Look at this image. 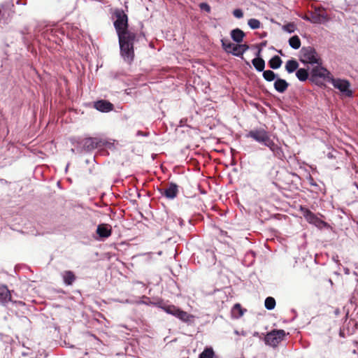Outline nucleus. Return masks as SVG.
<instances>
[{
	"label": "nucleus",
	"instance_id": "52",
	"mask_svg": "<svg viewBox=\"0 0 358 358\" xmlns=\"http://www.w3.org/2000/svg\"><path fill=\"white\" fill-rule=\"evenodd\" d=\"M354 185L358 188V185L357 182H355Z\"/></svg>",
	"mask_w": 358,
	"mask_h": 358
},
{
	"label": "nucleus",
	"instance_id": "45",
	"mask_svg": "<svg viewBox=\"0 0 358 358\" xmlns=\"http://www.w3.org/2000/svg\"><path fill=\"white\" fill-rule=\"evenodd\" d=\"M185 120H183V119H182V120L180 121V127L184 126V122H185Z\"/></svg>",
	"mask_w": 358,
	"mask_h": 358
},
{
	"label": "nucleus",
	"instance_id": "25",
	"mask_svg": "<svg viewBox=\"0 0 358 358\" xmlns=\"http://www.w3.org/2000/svg\"><path fill=\"white\" fill-rule=\"evenodd\" d=\"M262 73L264 79L267 82H275V80L278 78V74L272 70H264Z\"/></svg>",
	"mask_w": 358,
	"mask_h": 358
},
{
	"label": "nucleus",
	"instance_id": "33",
	"mask_svg": "<svg viewBox=\"0 0 358 358\" xmlns=\"http://www.w3.org/2000/svg\"><path fill=\"white\" fill-rule=\"evenodd\" d=\"M241 50L238 48V43H237V44H235V45L234 46V48H232V50L229 54H231L235 57H241V58L243 59V57H242V55H239L238 54V53H241Z\"/></svg>",
	"mask_w": 358,
	"mask_h": 358
},
{
	"label": "nucleus",
	"instance_id": "32",
	"mask_svg": "<svg viewBox=\"0 0 358 358\" xmlns=\"http://www.w3.org/2000/svg\"><path fill=\"white\" fill-rule=\"evenodd\" d=\"M282 29L289 34H292L294 31L295 25L293 23L289 22V23L285 24L282 27Z\"/></svg>",
	"mask_w": 358,
	"mask_h": 358
},
{
	"label": "nucleus",
	"instance_id": "9",
	"mask_svg": "<svg viewBox=\"0 0 358 358\" xmlns=\"http://www.w3.org/2000/svg\"><path fill=\"white\" fill-rule=\"evenodd\" d=\"M311 73H313L314 77L323 78L329 83L330 78L333 77L331 72L323 66L322 62L314 66L311 69Z\"/></svg>",
	"mask_w": 358,
	"mask_h": 358
},
{
	"label": "nucleus",
	"instance_id": "3",
	"mask_svg": "<svg viewBox=\"0 0 358 358\" xmlns=\"http://www.w3.org/2000/svg\"><path fill=\"white\" fill-rule=\"evenodd\" d=\"M299 61L304 65H316L322 62L316 50L312 46H303L299 51Z\"/></svg>",
	"mask_w": 358,
	"mask_h": 358
},
{
	"label": "nucleus",
	"instance_id": "54",
	"mask_svg": "<svg viewBox=\"0 0 358 358\" xmlns=\"http://www.w3.org/2000/svg\"><path fill=\"white\" fill-rule=\"evenodd\" d=\"M354 274H355V275H358L357 273V272H355V271L354 272Z\"/></svg>",
	"mask_w": 358,
	"mask_h": 358
},
{
	"label": "nucleus",
	"instance_id": "29",
	"mask_svg": "<svg viewBox=\"0 0 358 358\" xmlns=\"http://www.w3.org/2000/svg\"><path fill=\"white\" fill-rule=\"evenodd\" d=\"M215 355L214 350L212 347H206L203 351L199 354L198 358H213Z\"/></svg>",
	"mask_w": 358,
	"mask_h": 358
},
{
	"label": "nucleus",
	"instance_id": "46",
	"mask_svg": "<svg viewBox=\"0 0 358 358\" xmlns=\"http://www.w3.org/2000/svg\"><path fill=\"white\" fill-rule=\"evenodd\" d=\"M278 52L281 56H285V55L283 54V52H282V50H278Z\"/></svg>",
	"mask_w": 358,
	"mask_h": 358
},
{
	"label": "nucleus",
	"instance_id": "30",
	"mask_svg": "<svg viewBox=\"0 0 358 358\" xmlns=\"http://www.w3.org/2000/svg\"><path fill=\"white\" fill-rule=\"evenodd\" d=\"M276 305L275 299L272 296H268L265 299L264 306L268 310H272Z\"/></svg>",
	"mask_w": 358,
	"mask_h": 358
},
{
	"label": "nucleus",
	"instance_id": "1",
	"mask_svg": "<svg viewBox=\"0 0 358 358\" xmlns=\"http://www.w3.org/2000/svg\"><path fill=\"white\" fill-rule=\"evenodd\" d=\"M120 47V55L124 62L131 64L134 60V43L141 37L145 38L143 33L137 35L131 30L117 34Z\"/></svg>",
	"mask_w": 358,
	"mask_h": 358
},
{
	"label": "nucleus",
	"instance_id": "37",
	"mask_svg": "<svg viewBox=\"0 0 358 358\" xmlns=\"http://www.w3.org/2000/svg\"><path fill=\"white\" fill-rule=\"evenodd\" d=\"M233 15L236 18H241L243 17V12L241 8H236L233 10Z\"/></svg>",
	"mask_w": 358,
	"mask_h": 358
},
{
	"label": "nucleus",
	"instance_id": "21",
	"mask_svg": "<svg viewBox=\"0 0 358 358\" xmlns=\"http://www.w3.org/2000/svg\"><path fill=\"white\" fill-rule=\"evenodd\" d=\"M246 309L243 308L240 303H235L231 310V317L234 319H238L243 315Z\"/></svg>",
	"mask_w": 358,
	"mask_h": 358
},
{
	"label": "nucleus",
	"instance_id": "50",
	"mask_svg": "<svg viewBox=\"0 0 358 358\" xmlns=\"http://www.w3.org/2000/svg\"><path fill=\"white\" fill-rule=\"evenodd\" d=\"M2 344H3V345H5V344H3V343H2ZM8 347L10 348V346H9L8 345H6V349L7 348H8Z\"/></svg>",
	"mask_w": 358,
	"mask_h": 358
},
{
	"label": "nucleus",
	"instance_id": "7",
	"mask_svg": "<svg viewBox=\"0 0 358 358\" xmlns=\"http://www.w3.org/2000/svg\"><path fill=\"white\" fill-rule=\"evenodd\" d=\"M160 308L166 313L175 316L182 322H189L190 319L193 317L192 315L188 314L187 312L182 310L180 308L174 305L165 304L164 301Z\"/></svg>",
	"mask_w": 358,
	"mask_h": 358
},
{
	"label": "nucleus",
	"instance_id": "19",
	"mask_svg": "<svg viewBox=\"0 0 358 358\" xmlns=\"http://www.w3.org/2000/svg\"><path fill=\"white\" fill-rule=\"evenodd\" d=\"M138 304H145L147 306H154L160 308L162 305L163 304V300L161 299H157L155 301L151 300L149 297L146 296H143L141 297V300L138 301Z\"/></svg>",
	"mask_w": 358,
	"mask_h": 358
},
{
	"label": "nucleus",
	"instance_id": "31",
	"mask_svg": "<svg viewBox=\"0 0 358 358\" xmlns=\"http://www.w3.org/2000/svg\"><path fill=\"white\" fill-rule=\"evenodd\" d=\"M248 24L252 29H257L260 27L261 22L257 19L251 18L248 21Z\"/></svg>",
	"mask_w": 358,
	"mask_h": 358
},
{
	"label": "nucleus",
	"instance_id": "20",
	"mask_svg": "<svg viewBox=\"0 0 358 358\" xmlns=\"http://www.w3.org/2000/svg\"><path fill=\"white\" fill-rule=\"evenodd\" d=\"M310 69L307 68H299L296 71V76L298 80L301 82H306L309 78Z\"/></svg>",
	"mask_w": 358,
	"mask_h": 358
},
{
	"label": "nucleus",
	"instance_id": "38",
	"mask_svg": "<svg viewBox=\"0 0 358 358\" xmlns=\"http://www.w3.org/2000/svg\"><path fill=\"white\" fill-rule=\"evenodd\" d=\"M310 76L309 77V78L308 80H309V81L313 83H315V84L318 85L317 81V78H318L314 77L313 74V73H311V71L310 72Z\"/></svg>",
	"mask_w": 358,
	"mask_h": 358
},
{
	"label": "nucleus",
	"instance_id": "10",
	"mask_svg": "<svg viewBox=\"0 0 358 358\" xmlns=\"http://www.w3.org/2000/svg\"><path fill=\"white\" fill-rule=\"evenodd\" d=\"M157 191L168 199H174L179 192L178 185L173 182L169 183L166 188L158 187Z\"/></svg>",
	"mask_w": 358,
	"mask_h": 358
},
{
	"label": "nucleus",
	"instance_id": "42",
	"mask_svg": "<svg viewBox=\"0 0 358 358\" xmlns=\"http://www.w3.org/2000/svg\"><path fill=\"white\" fill-rule=\"evenodd\" d=\"M291 312L292 313V314H294V317L292 318V320H294L297 316V313L295 309H292Z\"/></svg>",
	"mask_w": 358,
	"mask_h": 358
},
{
	"label": "nucleus",
	"instance_id": "36",
	"mask_svg": "<svg viewBox=\"0 0 358 358\" xmlns=\"http://www.w3.org/2000/svg\"><path fill=\"white\" fill-rule=\"evenodd\" d=\"M199 8L201 10H204L207 13H210L211 10L210 6L208 3L206 2H202L199 3Z\"/></svg>",
	"mask_w": 358,
	"mask_h": 358
},
{
	"label": "nucleus",
	"instance_id": "24",
	"mask_svg": "<svg viewBox=\"0 0 358 358\" xmlns=\"http://www.w3.org/2000/svg\"><path fill=\"white\" fill-rule=\"evenodd\" d=\"M252 64L255 69L259 72H263L265 69V61L263 58H254Z\"/></svg>",
	"mask_w": 358,
	"mask_h": 358
},
{
	"label": "nucleus",
	"instance_id": "43",
	"mask_svg": "<svg viewBox=\"0 0 358 358\" xmlns=\"http://www.w3.org/2000/svg\"><path fill=\"white\" fill-rule=\"evenodd\" d=\"M178 223H179V224H180L181 227H182V226L185 224V223H184V220H183L182 218H178Z\"/></svg>",
	"mask_w": 358,
	"mask_h": 358
},
{
	"label": "nucleus",
	"instance_id": "28",
	"mask_svg": "<svg viewBox=\"0 0 358 358\" xmlns=\"http://www.w3.org/2000/svg\"><path fill=\"white\" fill-rule=\"evenodd\" d=\"M303 215L310 223L315 224L319 221V218L308 208L305 209Z\"/></svg>",
	"mask_w": 358,
	"mask_h": 358
},
{
	"label": "nucleus",
	"instance_id": "6",
	"mask_svg": "<svg viewBox=\"0 0 358 358\" xmlns=\"http://www.w3.org/2000/svg\"><path fill=\"white\" fill-rule=\"evenodd\" d=\"M245 137L251 138L260 145L267 147L273 141L268 134V132L264 129H256L249 131Z\"/></svg>",
	"mask_w": 358,
	"mask_h": 358
},
{
	"label": "nucleus",
	"instance_id": "2",
	"mask_svg": "<svg viewBox=\"0 0 358 358\" xmlns=\"http://www.w3.org/2000/svg\"><path fill=\"white\" fill-rule=\"evenodd\" d=\"M110 143L97 137L77 138V153L92 152L96 148L107 147Z\"/></svg>",
	"mask_w": 358,
	"mask_h": 358
},
{
	"label": "nucleus",
	"instance_id": "22",
	"mask_svg": "<svg viewBox=\"0 0 358 358\" xmlns=\"http://www.w3.org/2000/svg\"><path fill=\"white\" fill-rule=\"evenodd\" d=\"M299 67V62L293 58L287 60L285 66V70L288 73L296 72Z\"/></svg>",
	"mask_w": 358,
	"mask_h": 358
},
{
	"label": "nucleus",
	"instance_id": "14",
	"mask_svg": "<svg viewBox=\"0 0 358 358\" xmlns=\"http://www.w3.org/2000/svg\"><path fill=\"white\" fill-rule=\"evenodd\" d=\"M327 19V14L324 11H321L320 10L315 8V10L311 13L310 18L307 20L313 23L320 24Z\"/></svg>",
	"mask_w": 358,
	"mask_h": 358
},
{
	"label": "nucleus",
	"instance_id": "53",
	"mask_svg": "<svg viewBox=\"0 0 358 358\" xmlns=\"http://www.w3.org/2000/svg\"><path fill=\"white\" fill-rule=\"evenodd\" d=\"M138 134H139V135H143V134H142V133H141V131H138Z\"/></svg>",
	"mask_w": 358,
	"mask_h": 358
},
{
	"label": "nucleus",
	"instance_id": "27",
	"mask_svg": "<svg viewBox=\"0 0 358 358\" xmlns=\"http://www.w3.org/2000/svg\"><path fill=\"white\" fill-rule=\"evenodd\" d=\"M222 49L228 54L230 53L232 48L235 45L234 43H231L229 39L222 38L220 40Z\"/></svg>",
	"mask_w": 358,
	"mask_h": 358
},
{
	"label": "nucleus",
	"instance_id": "4",
	"mask_svg": "<svg viewBox=\"0 0 358 358\" xmlns=\"http://www.w3.org/2000/svg\"><path fill=\"white\" fill-rule=\"evenodd\" d=\"M115 20L113 22V26L116 34H119L124 31H129L128 15L121 8H115L113 12Z\"/></svg>",
	"mask_w": 358,
	"mask_h": 358
},
{
	"label": "nucleus",
	"instance_id": "55",
	"mask_svg": "<svg viewBox=\"0 0 358 358\" xmlns=\"http://www.w3.org/2000/svg\"><path fill=\"white\" fill-rule=\"evenodd\" d=\"M355 268H356V269H358V265H356V266H355Z\"/></svg>",
	"mask_w": 358,
	"mask_h": 358
},
{
	"label": "nucleus",
	"instance_id": "16",
	"mask_svg": "<svg viewBox=\"0 0 358 358\" xmlns=\"http://www.w3.org/2000/svg\"><path fill=\"white\" fill-rule=\"evenodd\" d=\"M64 284L66 286H71L76 280V276L72 271H64L61 273Z\"/></svg>",
	"mask_w": 358,
	"mask_h": 358
},
{
	"label": "nucleus",
	"instance_id": "23",
	"mask_svg": "<svg viewBox=\"0 0 358 358\" xmlns=\"http://www.w3.org/2000/svg\"><path fill=\"white\" fill-rule=\"evenodd\" d=\"M268 64L271 69L275 70L281 66L282 60L278 55H274L270 59Z\"/></svg>",
	"mask_w": 358,
	"mask_h": 358
},
{
	"label": "nucleus",
	"instance_id": "40",
	"mask_svg": "<svg viewBox=\"0 0 358 358\" xmlns=\"http://www.w3.org/2000/svg\"><path fill=\"white\" fill-rule=\"evenodd\" d=\"M266 43H267V41H262L259 45H257L255 47H261L262 48L263 47H265L266 45Z\"/></svg>",
	"mask_w": 358,
	"mask_h": 358
},
{
	"label": "nucleus",
	"instance_id": "12",
	"mask_svg": "<svg viewBox=\"0 0 358 358\" xmlns=\"http://www.w3.org/2000/svg\"><path fill=\"white\" fill-rule=\"evenodd\" d=\"M94 108L101 112V113H108L110 111H112L114 109V106L112 103L110 101L105 100V99H101L98 100L96 101H94L93 103Z\"/></svg>",
	"mask_w": 358,
	"mask_h": 358
},
{
	"label": "nucleus",
	"instance_id": "39",
	"mask_svg": "<svg viewBox=\"0 0 358 358\" xmlns=\"http://www.w3.org/2000/svg\"><path fill=\"white\" fill-rule=\"evenodd\" d=\"M257 48V52H255V58H262L261 56V52L262 51L261 47H256Z\"/></svg>",
	"mask_w": 358,
	"mask_h": 358
},
{
	"label": "nucleus",
	"instance_id": "18",
	"mask_svg": "<svg viewBox=\"0 0 358 358\" xmlns=\"http://www.w3.org/2000/svg\"><path fill=\"white\" fill-rule=\"evenodd\" d=\"M231 39L236 43H241L245 36V32L239 28L234 29L230 32Z\"/></svg>",
	"mask_w": 358,
	"mask_h": 358
},
{
	"label": "nucleus",
	"instance_id": "13",
	"mask_svg": "<svg viewBox=\"0 0 358 358\" xmlns=\"http://www.w3.org/2000/svg\"><path fill=\"white\" fill-rule=\"evenodd\" d=\"M11 300V292L6 285L0 283V304L6 306Z\"/></svg>",
	"mask_w": 358,
	"mask_h": 358
},
{
	"label": "nucleus",
	"instance_id": "35",
	"mask_svg": "<svg viewBox=\"0 0 358 358\" xmlns=\"http://www.w3.org/2000/svg\"><path fill=\"white\" fill-rule=\"evenodd\" d=\"M71 144L73 145V148L71 149V152L73 154L77 153V137L71 138L70 140Z\"/></svg>",
	"mask_w": 358,
	"mask_h": 358
},
{
	"label": "nucleus",
	"instance_id": "5",
	"mask_svg": "<svg viewBox=\"0 0 358 358\" xmlns=\"http://www.w3.org/2000/svg\"><path fill=\"white\" fill-rule=\"evenodd\" d=\"M329 83L337 89L342 96L352 98L354 96V92L351 89L350 82L344 78H330Z\"/></svg>",
	"mask_w": 358,
	"mask_h": 358
},
{
	"label": "nucleus",
	"instance_id": "48",
	"mask_svg": "<svg viewBox=\"0 0 358 358\" xmlns=\"http://www.w3.org/2000/svg\"><path fill=\"white\" fill-rule=\"evenodd\" d=\"M312 185L317 186V184L315 182H310Z\"/></svg>",
	"mask_w": 358,
	"mask_h": 358
},
{
	"label": "nucleus",
	"instance_id": "34",
	"mask_svg": "<svg viewBox=\"0 0 358 358\" xmlns=\"http://www.w3.org/2000/svg\"><path fill=\"white\" fill-rule=\"evenodd\" d=\"M238 48L241 50V53H238L239 55L243 56V54L250 48L249 45L246 43L241 44L238 43Z\"/></svg>",
	"mask_w": 358,
	"mask_h": 358
},
{
	"label": "nucleus",
	"instance_id": "41",
	"mask_svg": "<svg viewBox=\"0 0 358 358\" xmlns=\"http://www.w3.org/2000/svg\"><path fill=\"white\" fill-rule=\"evenodd\" d=\"M16 4L25 6L27 4V1H22V0H17Z\"/></svg>",
	"mask_w": 358,
	"mask_h": 358
},
{
	"label": "nucleus",
	"instance_id": "26",
	"mask_svg": "<svg viewBox=\"0 0 358 358\" xmlns=\"http://www.w3.org/2000/svg\"><path fill=\"white\" fill-rule=\"evenodd\" d=\"M288 43L289 46L294 50H298L301 45V39L297 35H294L290 37Z\"/></svg>",
	"mask_w": 358,
	"mask_h": 358
},
{
	"label": "nucleus",
	"instance_id": "51",
	"mask_svg": "<svg viewBox=\"0 0 358 358\" xmlns=\"http://www.w3.org/2000/svg\"><path fill=\"white\" fill-rule=\"evenodd\" d=\"M68 167H69V164H67V166H66V167L65 169L66 171L68 170Z\"/></svg>",
	"mask_w": 358,
	"mask_h": 358
},
{
	"label": "nucleus",
	"instance_id": "44",
	"mask_svg": "<svg viewBox=\"0 0 358 358\" xmlns=\"http://www.w3.org/2000/svg\"><path fill=\"white\" fill-rule=\"evenodd\" d=\"M344 273H345V274H348H348H350V269H349V268H344Z\"/></svg>",
	"mask_w": 358,
	"mask_h": 358
},
{
	"label": "nucleus",
	"instance_id": "47",
	"mask_svg": "<svg viewBox=\"0 0 358 358\" xmlns=\"http://www.w3.org/2000/svg\"><path fill=\"white\" fill-rule=\"evenodd\" d=\"M266 32H264L262 35H261V38H264V37H266Z\"/></svg>",
	"mask_w": 358,
	"mask_h": 358
},
{
	"label": "nucleus",
	"instance_id": "11",
	"mask_svg": "<svg viewBox=\"0 0 358 358\" xmlns=\"http://www.w3.org/2000/svg\"><path fill=\"white\" fill-rule=\"evenodd\" d=\"M96 233L98 235V237L96 238V240L102 241L111 236L112 228L108 224L101 223L98 224Z\"/></svg>",
	"mask_w": 358,
	"mask_h": 358
},
{
	"label": "nucleus",
	"instance_id": "49",
	"mask_svg": "<svg viewBox=\"0 0 358 358\" xmlns=\"http://www.w3.org/2000/svg\"><path fill=\"white\" fill-rule=\"evenodd\" d=\"M85 163H86L87 164H88L90 163V161H89L88 159H87V160L85 161Z\"/></svg>",
	"mask_w": 358,
	"mask_h": 358
},
{
	"label": "nucleus",
	"instance_id": "17",
	"mask_svg": "<svg viewBox=\"0 0 358 358\" xmlns=\"http://www.w3.org/2000/svg\"><path fill=\"white\" fill-rule=\"evenodd\" d=\"M289 86V84L286 80L279 77L275 80L273 83L274 89L279 93H284L287 90Z\"/></svg>",
	"mask_w": 358,
	"mask_h": 358
},
{
	"label": "nucleus",
	"instance_id": "8",
	"mask_svg": "<svg viewBox=\"0 0 358 358\" xmlns=\"http://www.w3.org/2000/svg\"><path fill=\"white\" fill-rule=\"evenodd\" d=\"M286 334L283 329H273L265 336L264 343L267 345L275 348L284 339Z\"/></svg>",
	"mask_w": 358,
	"mask_h": 358
},
{
	"label": "nucleus",
	"instance_id": "15",
	"mask_svg": "<svg viewBox=\"0 0 358 358\" xmlns=\"http://www.w3.org/2000/svg\"><path fill=\"white\" fill-rule=\"evenodd\" d=\"M269 150L273 152L275 157L278 159L283 160L285 158L284 152L280 146L275 143L273 141L267 146Z\"/></svg>",
	"mask_w": 358,
	"mask_h": 358
}]
</instances>
